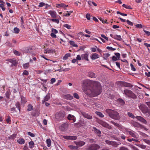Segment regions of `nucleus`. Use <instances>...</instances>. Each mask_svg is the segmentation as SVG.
Listing matches in <instances>:
<instances>
[{
    "mask_svg": "<svg viewBox=\"0 0 150 150\" xmlns=\"http://www.w3.org/2000/svg\"><path fill=\"white\" fill-rule=\"evenodd\" d=\"M101 88L100 83L96 81L93 83V86L87 89L85 93L91 96H96L100 94Z\"/></svg>",
    "mask_w": 150,
    "mask_h": 150,
    "instance_id": "f257e3e1",
    "label": "nucleus"
},
{
    "mask_svg": "<svg viewBox=\"0 0 150 150\" xmlns=\"http://www.w3.org/2000/svg\"><path fill=\"white\" fill-rule=\"evenodd\" d=\"M106 112L108 114L110 117L116 120H118L120 118L119 114L117 111L107 109L106 110Z\"/></svg>",
    "mask_w": 150,
    "mask_h": 150,
    "instance_id": "f03ea898",
    "label": "nucleus"
},
{
    "mask_svg": "<svg viewBox=\"0 0 150 150\" xmlns=\"http://www.w3.org/2000/svg\"><path fill=\"white\" fill-rule=\"evenodd\" d=\"M123 93L129 97H131L133 99L136 98L137 96L132 91L127 89H125Z\"/></svg>",
    "mask_w": 150,
    "mask_h": 150,
    "instance_id": "7ed1b4c3",
    "label": "nucleus"
},
{
    "mask_svg": "<svg viewBox=\"0 0 150 150\" xmlns=\"http://www.w3.org/2000/svg\"><path fill=\"white\" fill-rule=\"evenodd\" d=\"M55 118L58 121L62 120L65 116V112L63 111L57 112L55 114Z\"/></svg>",
    "mask_w": 150,
    "mask_h": 150,
    "instance_id": "20e7f679",
    "label": "nucleus"
},
{
    "mask_svg": "<svg viewBox=\"0 0 150 150\" xmlns=\"http://www.w3.org/2000/svg\"><path fill=\"white\" fill-rule=\"evenodd\" d=\"M105 142L107 144L115 147H117L121 144V143L120 142L112 141L108 140H106Z\"/></svg>",
    "mask_w": 150,
    "mask_h": 150,
    "instance_id": "39448f33",
    "label": "nucleus"
},
{
    "mask_svg": "<svg viewBox=\"0 0 150 150\" xmlns=\"http://www.w3.org/2000/svg\"><path fill=\"white\" fill-rule=\"evenodd\" d=\"M100 148V146L96 144H93L87 146L86 149L88 150H97Z\"/></svg>",
    "mask_w": 150,
    "mask_h": 150,
    "instance_id": "423d86ee",
    "label": "nucleus"
},
{
    "mask_svg": "<svg viewBox=\"0 0 150 150\" xmlns=\"http://www.w3.org/2000/svg\"><path fill=\"white\" fill-rule=\"evenodd\" d=\"M139 108L142 112L144 114H147L148 108L144 105L141 104L139 106Z\"/></svg>",
    "mask_w": 150,
    "mask_h": 150,
    "instance_id": "0eeeda50",
    "label": "nucleus"
},
{
    "mask_svg": "<svg viewBox=\"0 0 150 150\" xmlns=\"http://www.w3.org/2000/svg\"><path fill=\"white\" fill-rule=\"evenodd\" d=\"M103 127H106L108 129H111L112 128V127L109 125L107 123L103 121L102 120H100L98 122Z\"/></svg>",
    "mask_w": 150,
    "mask_h": 150,
    "instance_id": "6e6552de",
    "label": "nucleus"
},
{
    "mask_svg": "<svg viewBox=\"0 0 150 150\" xmlns=\"http://www.w3.org/2000/svg\"><path fill=\"white\" fill-rule=\"evenodd\" d=\"M69 124L66 122L62 125L60 127V129L61 130L64 131L67 129L68 127Z\"/></svg>",
    "mask_w": 150,
    "mask_h": 150,
    "instance_id": "1a4fd4ad",
    "label": "nucleus"
},
{
    "mask_svg": "<svg viewBox=\"0 0 150 150\" xmlns=\"http://www.w3.org/2000/svg\"><path fill=\"white\" fill-rule=\"evenodd\" d=\"M135 118L138 120L145 124H147V122L141 116H137L135 117Z\"/></svg>",
    "mask_w": 150,
    "mask_h": 150,
    "instance_id": "9d476101",
    "label": "nucleus"
},
{
    "mask_svg": "<svg viewBox=\"0 0 150 150\" xmlns=\"http://www.w3.org/2000/svg\"><path fill=\"white\" fill-rule=\"evenodd\" d=\"M126 131L128 132L129 134L132 137L137 139L138 138V135L135 134V132L132 130H129L128 129L126 130Z\"/></svg>",
    "mask_w": 150,
    "mask_h": 150,
    "instance_id": "9b49d317",
    "label": "nucleus"
},
{
    "mask_svg": "<svg viewBox=\"0 0 150 150\" xmlns=\"http://www.w3.org/2000/svg\"><path fill=\"white\" fill-rule=\"evenodd\" d=\"M63 137L65 139L70 140H75L77 138V137L75 136H64Z\"/></svg>",
    "mask_w": 150,
    "mask_h": 150,
    "instance_id": "f8f14e48",
    "label": "nucleus"
},
{
    "mask_svg": "<svg viewBox=\"0 0 150 150\" xmlns=\"http://www.w3.org/2000/svg\"><path fill=\"white\" fill-rule=\"evenodd\" d=\"M81 113L83 117L88 119H91L92 118V116H91L89 114L86 113L85 112H81Z\"/></svg>",
    "mask_w": 150,
    "mask_h": 150,
    "instance_id": "ddd939ff",
    "label": "nucleus"
},
{
    "mask_svg": "<svg viewBox=\"0 0 150 150\" xmlns=\"http://www.w3.org/2000/svg\"><path fill=\"white\" fill-rule=\"evenodd\" d=\"M49 14H50L52 17L53 18H56L57 17L56 13L54 11H49L48 12Z\"/></svg>",
    "mask_w": 150,
    "mask_h": 150,
    "instance_id": "4468645a",
    "label": "nucleus"
},
{
    "mask_svg": "<svg viewBox=\"0 0 150 150\" xmlns=\"http://www.w3.org/2000/svg\"><path fill=\"white\" fill-rule=\"evenodd\" d=\"M67 118L69 120H72L73 122H75L76 120V118L75 116L71 114H69Z\"/></svg>",
    "mask_w": 150,
    "mask_h": 150,
    "instance_id": "2eb2a0df",
    "label": "nucleus"
},
{
    "mask_svg": "<svg viewBox=\"0 0 150 150\" xmlns=\"http://www.w3.org/2000/svg\"><path fill=\"white\" fill-rule=\"evenodd\" d=\"M75 144L79 146H81L84 145L85 144V142L83 141H80L79 142H74Z\"/></svg>",
    "mask_w": 150,
    "mask_h": 150,
    "instance_id": "dca6fc26",
    "label": "nucleus"
},
{
    "mask_svg": "<svg viewBox=\"0 0 150 150\" xmlns=\"http://www.w3.org/2000/svg\"><path fill=\"white\" fill-rule=\"evenodd\" d=\"M88 76L91 78H95L96 77L95 74L91 71L88 72Z\"/></svg>",
    "mask_w": 150,
    "mask_h": 150,
    "instance_id": "f3484780",
    "label": "nucleus"
},
{
    "mask_svg": "<svg viewBox=\"0 0 150 150\" xmlns=\"http://www.w3.org/2000/svg\"><path fill=\"white\" fill-rule=\"evenodd\" d=\"M63 97L64 98L66 99L67 100H71L73 98V96H71L70 94H68L65 95H63Z\"/></svg>",
    "mask_w": 150,
    "mask_h": 150,
    "instance_id": "a211bd4d",
    "label": "nucleus"
},
{
    "mask_svg": "<svg viewBox=\"0 0 150 150\" xmlns=\"http://www.w3.org/2000/svg\"><path fill=\"white\" fill-rule=\"evenodd\" d=\"M91 57L92 59L94 60L98 58L99 57V56L98 54L96 53H94L91 55Z\"/></svg>",
    "mask_w": 150,
    "mask_h": 150,
    "instance_id": "6ab92c4d",
    "label": "nucleus"
},
{
    "mask_svg": "<svg viewBox=\"0 0 150 150\" xmlns=\"http://www.w3.org/2000/svg\"><path fill=\"white\" fill-rule=\"evenodd\" d=\"M93 130L94 131V132L98 134V135L99 136H100V134L101 133V131L98 130V129L97 128H96V127H93Z\"/></svg>",
    "mask_w": 150,
    "mask_h": 150,
    "instance_id": "aec40b11",
    "label": "nucleus"
},
{
    "mask_svg": "<svg viewBox=\"0 0 150 150\" xmlns=\"http://www.w3.org/2000/svg\"><path fill=\"white\" fill-rule=\"evenodd\" d=\"M88 54L87 53L83 54L81 55L82 59L85 60L87 61H88L89 59L88 58Z\"/></svg>",
    "mask_w": 150,
    "mask_h": 150,
    "instance_id": "412c9836",
    "label": "nucleus"
},
{
    "mask_svg": "<svg viewBox=\"0 0 150 150\" xmlns=\"http://www.w3.org/2000/svg\"><path fill=\"white\" fill-rule=\"evenodd\" d=\"M9 61L12 63L11 65V67L16 66L17 64V63L16 62V61L13 59H10L9 60Z\"/></svg>",
    "mask_w": 150,
    "mask_h": 150,
    "instance_id": "4be33fe9",
    "label": "nucleus"
},
{
    "mask_svg": "<svg viewBox=\"0 0 150 150\" xmlns=\"http://www.w3.org/2000/svg\"><path fill=\"white\" fill-rule=\"evenodd\" d=\"M50 94L48 93L46 96L44 97V100H42V102L47 101L50 98Z\"/></svg>",
    "mask_w": 150,
    "mask_h": 150,
    "instance_id": "5701e85b",
    "label": "nucleus"
},
{
    "mask_svg": "<svg viewBox=\"0 0 150 150\" xmlns=\"http://www.w3.org/2000/svg\"><path fill=\"white\" fill-rule=\"evenodd\" d=\"M122 84L123 86L126 87H132L133 86L130 83H127L125 82H123Z\"/></svg>",
    "mask_w": 150,
    "mask_h": 150,
    "instance_id": "b1692460",
    "label": "nucleus"
},
{
    "mask_svg": "<svg viewBox=\"0 0 150 150\" xmlns=\"http://www.w3.org/2000/svg\"><path fill=\"white\" fill-rule=\"evenodd\" d=\"M68 6V5H65L63 4H57V7L58 8L62 7L64 8L65 9H66V8Z\"/></svg>",
    "mask_w": 150,
    "mask_h": 150,
    "instance_id": "393cba45",
    "label": "nucleus"
},
{
    "mask_svg": "<svg viewBox=\"0 0 150 150\" xmlns=\"http://www.w3.org/2000/svg\"><path fill=\"white\" fill-rule=\"evenodd\" d=\"M68 147L70 149L72 150H77L78 148V147L77 146H75L72 145H70L68 146Z\"/></svg>",
    "mask_w": 150,
    "mask_h": 150,
    "instance_id": "a878e982",
    "label": "nucleus"
},
{
    "mask_svg": "<svg viewBox=\"0 0 150 150\" xmlns=\"http://www.w3.org/2000/svg\"><path fill=\"white\" fill-rule=\"evenodd\" d=\"M17 142L21 144H24L25 141L23 139H19L17 141Z\"/></svg>",
    "mask_w": 150,
    "mask_h": 150,
    "instance_id": "bb28decb",
    "label": "nucleus"
},
{
    "mask_svg": "<svg viewBox=\"0 0 150 150\" xmlns=\"http://www.w3.org/2000/svg\"><path fill=\"white\" fill-rule=\"evenodd\" d=\"M29 147L30 149H32L34 146V143L33 141H31L29 142Z\"/></svg>",
    "mask_w": 150,
    "mask_h": 150,
    "instance_id": "cd10ccee",
    "label": "nucleus"
},
{
    "mask_svg": "<svg viewBox=\"0 0 150 150\" xmlns=\"http://www.w3.org/2000/svg\"><path fill=\"white\" fill-rule=\"evenodd\" d=\"M69 43L70 45H72L73 47H78V45L76 44H75V42L74 41L70 40L69 42Z\"/></svg>",
    "mask_w": 150,
    "mask_h": 150,
    "instance_id": "c85d7f7f",
    "label": "nucleus"
},
{
    "mask_svg": "<svg viewBox=\"0 0 150 150\" xmlns=\"http://www.w3.org/2000/svg\"><path fill=\"white\" fill-rule=\"evenodd\" d=\"M51 140L50 139H48L46 140V143L47 144V146L49 147L51 145Z\"/></svg>",
    "mask_w": 150,
    "mask_h": 150,
    "instance_id": "c756f323",
    "label": "nucleus"
},
{
    "mask_svg": "<svg viewBox=\"0 0 150 150\" xmlns=\"http://www.w3.org/2000/svg\"><path fill=\"white\" fill-rule=\"evenodd\" d=\"M96 113L100 117H104V115L100 112L96 111Z\"/></svg>",
    "mask_w": 150,
    "mask_h": 150,
    "instance_id": "7c9ffc66",
    "label": "nucleus"
},
{
    "mask_svg": "<svg viewBox=\"0 0 150 150\" xmlns=\"http://www.w3.org/2000/svg\"><path fill=\"white\" fill-rule=\"evenodd\" d=\"M110 122L112 124H113L115 126H116L117 127L120 128L121 127V126L120 125L117 123H115L114 121H111Z\"/></svg>",
    "mask_w": 150,
    "mask_h": 150,
    "instance_id": "2f4dec72",
    "label": "nucleus"
},
{
    "mask_svg": "<svg viewBox=\"0 0 150 150\" xmlns=\"http://www.w3.org/2000/svg\"><path fill=\"white\" fill-rule=\"evenodd\" d=\"M114 38L115 39L117 40H120L122 39L121 38V36L120 35H115L114 37Z\"/></svg>",
    "mask_w": 150,
    "mask_h": 150,
    "instance_id": "473e14b6",
    "label": "nucleus"
},
{
    "mask_svg": "<svg viewBox=\"0 0 150 150\" xmlns=\"http://www.w3.org/2000/svg\"><path fill=\"white\" fill-rule=\"evenodd\" d=\"M28 108L27 110L28 111H31L33 109V106L30 104L28 105Z\"/></svg>",
    "mask_w": 150,
    "mask_h": 150,
    "instance_id": "72a5a7b5",
    "label": "nucleus"
},
{
    "mask_svg": "<svg viewBox=\"0 0 150 150\" xmlns=\"http://www.w3.org/2000/svg\"><path fill=\"white\" fill-rule=\"evenodd\" d=\"M29 66V63L28 62L23 64V67L25 69L28 68Z\"/></svg>",
    "mask_w": 150,
    "mask_h": 150,
    "instance_id": "f704fd0d",
    "label": "nucleus"
},
{
    "mask_svg": "<svg viewBox=\"0 0 150 150\" xmlns=\"http://www.w3.org/2000/svg\"><path fill=\"white\" fill-rule=\"evenodd\" d=\"M16 108H17L19 110V111H20L21 109L20 104L19 102H17L16 103Z\"/></svg>",
    "mask_w": 150,
    "mask_h": 150,
    "instance_id": "c9c22d12",
    "label": "nucleus"
},
{
    "mask_svg": "<svg viewBox=\"0 0 150 150\" xmlns=\"http://www.w3.org/2000/svg\"><path fill=\"white\" fill-rule=\"evenodd\" d=\"M32 52V50L31 49L29 48H27L25 50V52L27 53H30Z\"/></svg>",
    "mask_w": 150,
    "mask_h": 150,
    "instance_id": "e433bc0d",
    "label": "nucleus"
},
{
    "mask_svg": "<svg viewBox=\"0 0 150 150\" xmlns=\"http://www.w3.org/2000/svg\"><path fill=\"white\" fill-rule=\"evenodd\" d=\"M127 115L129 117H130L132 118H134L135 117V116L131 112H128L127 113Z\"/></svg>",
    "mask_w": 150,
    "mask_h": 150,
    "instance_id": "4c0bfd02",
    "label": "nucleus"
},
{
    "mask_svg": "<svg viewBox=\"0 0 150 150\" xmlns=\"http://www.w3.org/2000/svg\"><path fill=\"white\" fill-rule=\"evenodd\" d=\"M136 145L140 147V148L142 149H145L146 148V146L144 145L143 144H135Z\"/></svg>",
    "mask_w": 150,
    "mask_h": 150,
    "instance_id": "58836bf2",
    "label": "nucleus"
},
{
    "mask_svg": "<svg viewBox=\"0 0 150 150\" xmlns=\"http://www.w3.org/2000/svg\"><path fill=\"white\" fill-rule=\"evenodd\" d=\"M70 57V54H67L65 55L63 57V59H67L69 57Z\"/></svg>",
    "mask_w": 150,
    "mask_h": 150,
    "instance_id": "ea45409f",
    "label": "nucleus"
},
{
    "mask_svg": "<svg viewBox=\"0 0 150 150\" xmlns=\"http://www.w3.org/2000/svg\"><path fill=\"white\" fill-rule=\"evenodd\" d=\"M14 31L15 33L17 34L19 33L20 30L18 28L16 27L14 28Z\"/></svg>",
    "mask_w": 150,
    "mask_h": 150,
    "instance_id": "a19ab883",
    "label": "nucleus"
},
{
    "mask_svg": "<svg viewBox=\"0 0 150 150\" xmlns=\"http://www.w3.org/2000/svg\"><path fill=\"white\" fill-rule=\"evenodd\" d=\"M16 134H13L12 135H11L10 137H9L8 138L10 139H13L16 137Z\"/></svg>",
    "mask_w": 150,
    "mask_h": 150,
    "instance_id": "79ce46f5",
    "label": "nucleus"
},
{
    "mask_svg": "<svg viewBox=\"0 0 150 150\" xmlns=\"http://www.w3.org/2000/svg\"><path fill=\"white\" fill-rule=\"evenodd\" d=\"M106 49L109 50L114 51L116 50L115 48H114L112 47L109 46H107L106 47Z\"/></svg>",
    "mask_w": 150,
    "mask_h": 150,
    "instance_id": "37998d69",
    "label": "nucleus"
},
{
    "mask_svg": "<svg viewBox=\"0 0 150 150\" xmlns=\"http://www.w3.org/2000/svg\"><path fill=\"white\" fill-rule=\"evenodd\" d=\"M73 96L74 97L77 99H79V96L78 95L77 93H74L73 94Z\"/></svg>",
    "mask_w": 150,
    "mask_h": 150,
    "instance_id": "c03bdc74",
    "label": "nucleus"
},
{
    "mask_svg": "<svg viewBox=\"0 0 150 150\" xmlns=\"http://www.w3.org/2000/svg\"><path fill=\"white\" fill-rule=\"evenodd\" d=\"M28 134L31 137H34L35 136V135L33 133H32L30 132H27Z\"/></svg>",
    "mask_w": 150,
    "mask_h": 150,
    "instance_id": "a18cd8bd",
    "label": "nucleus"
},
{
    "mask_svg": "<svg viewBox=\"0 0 150 150\" xmlns=\"http://www.w3.org/2000/svg\"><path fill=\"white\" fill-rule=\"evenodd\" d=\"M53 22H55L57 23H59V19H50Z\"/></svg>",
    "mask_w": 150,
    "mask_h": 150,
    "instance_id": "49530a36",
    "label": "nucleus"
},
{
    "mask_svg": "<svg viewBox=\"0 0 150 150\" xmlns=\"http://www.w3.org/2000/svg\"><path fill=\"white\" fill-rule=\"evenodd\" d=\"M132 124L135 127H138L139 126V124L137 122H133Z\"/></svg>",
    "mask_w": 150,
    "mask_h": 150,
    "instance_id": "de8ad7c7",
    "label": "nucleus"
},
{
    "mask_svg": "<svg viewBox=\"0 0 150 150\" xmlns=\"http://www.w3.org/2000/svg\"><path fill=\"white\" fill-rule=\"evenodd\" d=\"M6 120V121L8 123H10L11 122V117L9 116H8Z\"/></svg>",
    "mask_w": 150,
    "mask_h": 150,
    "instance_id": "09e8293b",
    "label": "nucleus"
},
{
    "mask_svg": "<svg viewBox=\"0 0 150 150\" xmlns=\"http://www.w3.org/2000/svg\"><path fill=\"white\" fill-rule=\"evenodd\" d=\"M119 103L122 105H124L125 104V101L122 99H119Z\"/></svg>",
    "mask_w": 150,
    "mask_h": 150,
    "instance_id": "8fccbe9b",
    "label": "nucleus"
},
{
    "mask_svg": "<svg viewBox=\"0 0 150 150\" xmlns=\"http://www.w3.org/2000/svg\"><path fill=\"white\" fill-rule=\"evenodd\" d=\"M23 75L28 76L29 74V72L28 71L25 70L23 73Z\"/></svg>",
    "mask_w": 150,
    "mask_h": 150,
    "instance_id": "3c124183",
    "label": "nucleus"
},
{
    "mask_svg": "<svg viewBox=\"0 0 150 150\" xmlns=\"http://www.w3.org/2000/svg\"><path fill=\"white\" fill-rule=\"evenodd\" d=\"M64 26L65 28H67L68 29H70L71 28V26L67 24H64Z\"/></svg>",
    "mask_w": 150,
    "mask_h": 150,
    "instance_id": "603ef678",
    "label": "nucleus"
},
{
    "mask_svg": "<svg viewBox=\"0 0 150 150\" xmlns=\"http://www.w3.org/2000/svg\"><path fill=\"white\" fill-rule=\"evenodd\" d=\"M119 150H129L128 149L125 147V146H122L121 147L120 149Z\"/></svg>",
    "mask_w": 150,
    "mask_h": 150,
    "instance_id": "864d4df0",
    "label": "nucleus"
},
{
    "mask_svg": "<svg viewBox=\"0 0 150 150\" xmlns=\"http://www.w3.org/2000/svg\"><path fill=\"white\" fill-rule=\"evenodd\" d=\"M14 53L16 55L18 56L20 55V53L17 51L15 50L14 51Z\"/></svg>",
    "mask_w": 150,
    "mask_h": 150,
    "instance_id": "5fc2aeb1",
    "label": "nucleus"
},
{
    "mask_svg": "<svg viewBox=\"0 0 150 150\" xmlns=\"http://www.w3.org/2000/svg\"><path fill=\"white\" fill-rule=\"evenodd\" d=\"M115 54L116 56V57L118 59H120V54L119 53H115Z\"/></svg>",
    "mask_w": 150,
    "mask_h": 150,
    "instance_id": "6e6d98bb",
    "label": "nucleus"
},
{
    "mask_svg": "<svg viewBox=\"0 0 150 150\" xmlns=\"http://www.w3.org/2000/svg\"><path fill=\"white\" fill-rule=\"evenodd\" d=\"M130 66L131 68V69L132 71H136V69L134 67L133 65L132 64H130Z\"/></svg>",
    "mask_w": 150,
    "mask_h": 150,
    "instance_id": "4d7b16f0",
    "label": "nucleus"
},
{
    "mask_svg": "<svg viewBox=\"0 0 150 150\" xmlns=\"http://www.w3.org/2000/svg\"><path fill=\"white\" fill-rule=\"evenodd\" d=\"M82 59L81 57V56L79 54H78L77 56L76 57V59L77 60H80Z\"/></svg>",
    "mask_w": 150,
    "mask_h": 150,
    "instance_id": "13d9d810",
    "label": "nucleus"
},
{
    "mask_svg": "<svg viewBox=\"0 0 150 150\" xmlns=\"http://www.w3.org/2000/svg\"><path fill=\"white\" fill-rule=\"evenodd\" d=\"M126 22L128 24L131 26H132L133 25V23L132 22L130 21L129 20H127L126 21Z\"/></svg>",
    "mask_w": 150,
    "mask_h": 150,
    "instance_id": "bf43d9fd",
    "label": "nucleus"
},
{
    "mask_svg": "<svg viewBox=\"0 0 150 150\" xmlns=\"http://www.w3.org/2000/svg\"><path fill=\"white\" fill-rule=\"evenodd\" d=\"M143 140L146 143L150 145V140H149L146 139H143Z\"/></svg>",
    "mask_w": 150,
    "mask_h": 150,
    "instance_id": "052dcab7",
    "label": "nucleus"
},
{
    "mask_svg": "<svg viewBox=\"0 0 150 150\" xmlns=\"http://www.w3.org/2000/svg\"><path fill=\"white\" fill-rule=\"evenodd\" d=\"M50 35L53 38H56V35L54 34V33H51L50 34Z\"/></svg>",
    "mask_w": 150,
    "mask_h": 150,
    "instance_id": "680f3d73",
    "label": "nucleus"
},
{
    "mask_svg": "<svg viewBox=\"0 0 150 150\" xmlns=\"http://www.w3.org/2000/svg\"><path fill=\"white\" fill-rule=\"evenodd\" d=\"M45 5V3L43 2H40L39 3V4L38 6L39 7H42Z\"/></svg>",
    "mask_w": 150,
    "mask_h": 150,
    "instance_id": "e2e57ef3",
    "label": "nucleus"
},
{
    "mask_svg": "<svg viewBox=\"0 0 150 150\" xmlns=\"http://www.w3.org/2000/svg\"><path fill=\"white\" fill-rule=\"evenodd\" d=\"M52 33L55 34H56L58 33V31L57 30L54 28H52Z\"/></svg>",
    "mask_w": 150,
    "mask_h": 150,
    "instance_id": "0e129e2a",
    "label": "nucleus"
},
{
    "mask_svg": "<svg viewBox=\"0 0 150 150\" xmlns=\"http://www.w3.org/2000/svg\"><path fill=\"white\" fill-rule=\"evenodd\" d=\"M0 7L1 8L3 11H4L5 10V8L3 4H0Z\"/></svg>",
    "mask_w": 150,
    "mask_h": 150,
    "instance_id": "69168bd1",
    "label": "nucleus"
},
{
    "mask_svg": "<svg viewBox=\"0 0 150 150\" xmlns=\"http://www.w3.org/2000/svg\"><path fill=\"white\" fill-rule=\"evenodd\" d=\"M135 26H136V28H142V26L141 24H137Z\"/></svg>",
    "mask_w": 150,
    "mask_h": 150,
    "instance_id": "338daca9",
    "label": "nucleus"
},
{
    "mask_svg": "<svg viewBox=\"0 0 150 150\" xmlns=\"http://www.w3.org/2000/svg\"><path fill=\"white\" fill-rule=\"evenodd\" d=\"M144 31L145 33L148 36H149L150 35V32L146 30H145L144 29Z\"/></svg>",
    "mask_w": 150,
    "mask_h": 150,
    "instance_id": "774afa93",
    "label": "nucleus"
}]
</instances>
